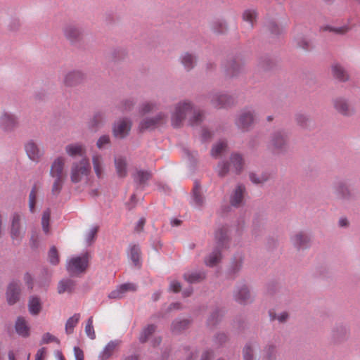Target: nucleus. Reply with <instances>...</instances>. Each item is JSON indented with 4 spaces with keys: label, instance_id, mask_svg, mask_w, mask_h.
I'll return each mask as SVG.
<instances>
[{
    "label": "nucleus",
    "instance_id": "51",
    "mask_svg": "<svg viewBox=\"0 0 360 360\" xmlns=\"http://www.w3.org/2000/svg\"><path fill=\"white\" fill-rule=\"evenodd\" d=\"M103 121V115L101 113H96L91 121V126L93 128H96L100 126Z\"/></svg>",
    "mask_w": 360,
    "mask_h": 360
},
{
    "label": "nucleus",
    "instance_id": "53",
    "mask_svg": "<svg viewBox=\"0 0 360 360\" xmlns=\"http://www.w3.org/2000/svg\"><path fill=\"white\" fill-rule=\"evenodd\" d=\"M156 108V105L152 102H146L143 104L141 111L142 113L146 114L152 112Z\"/></svg>",
    "mask_w": 360,
    "mask_h": 360
},
{
    "label": "nucleus",
    "instance_id": "60",
    "mask_svg": "<svg viewBox=\"0 0 360 360\" xmlns=\"http://www.w3.org/2000/svg\"><path fill=\"white\" fill-rule=\"evenodd\" d=\"M297 122L302 127L307 126L308 119L304 115H297L296 116Z\"/></svg>",
    "mask_w": 360,
    "mask_h": 360
},
{
    "label": "nucleus",
    "instance_id": "35",
    "mask_svg": "<svg viewBox=\"0 0 360 360\" xmlns=\"http://www.w3.org/2000/svg\"><path fill=\"white\" fill-rule=\"evenodd\" d=\"M130 258L136 266L140 264L141 250L138 245H133L130 246Z\"/></svg>",
    "mask_w": 360,
    "mask_h": 360
},
{
    "label": "nucleus",
    "instance_id": "21",
    "mask_svg": "<svg viewBox=\"0 0 360 360\" xmlns=\"http://www.w3.org/2000/svg\"><path fill=\"white\" fill-rule=\"evenodd\" d=\"M245 188L243 185H238L234 190L230 198L231 205L234 207L240 206L243 200Z\"/></svg>",
    "mask_w": 360,
    "mask_h": 360
},
{
    "label": "nucleus",
    "instance_id": "1",
    "mask_svg": "<svg viewBox=\"0 0 360 360\" xmlns=\"http://www.w3.org/2000/svg\"><path fill=\"white\" fill-rule=\"evenodd\" d=\"M189 114H192V117L189 120L191 125L198 124L203 118L202 113L194 110L189 102L184 101L178 103L172 115V124L174 127L181 126L183 120Z\"/></svg>",
    "mask_w": 360,
    "mask_h": 360
},
{
    "label": "nucleus",
    "instance_id": "22",
    "mask_svg": "<svg viewBox=\"0 0 360 360\" xmlns=\"http://www.w3.org/2000/svg\"><path fill=\"white\" fill-rule=\"evenodd\" d=\"M115 166L118 177L124 178L127 176V163L125 158L122 156L115 157Z\"/></svg>",
    "mask_w": 360,
    "mask_h": 360
},
{
    "label": "nucleus",
    "instance_id": "46",
    "mask_svg": "<svg viewBox=\"0 0 360 360\" xmlns=\"http://www.w3.org/2000/svg\"><path fill=\"white\" fill-rule=\"evenodd\" d=\"M85 333H86V335L90 339H91V340L95 339L96 333H95L94 328L93 326V317L92 316H91L86 322V324L85 326Z\"/></svg>",
    "mask_w": 360,
    "mask_h": 360
},
{
    "label": "nucleus",
    "instance_id": "11",
    "mask_svg": "<svg viewBox=\"0 0 360 360\" xmlns=\"http://www.w3.org/2000/svg\"><path fill=\"white\" fill-rule=\"evenodd\" d=\"M210 99L212 105L217 108H226L233 103L232 97L223 94H213Z\"/></svg>",
    "mask_w": 360,
    "mask_h": 360
},
{
    "label": "nucleus",
    "instance_id": "10",
    "mask_svg": "<svg viewBox=\"0 0 360 360\" xmlns=\"http://www.w3.org/2000/svg\"><path fill=\"white\" fill-rule=\"evenodd\" d=\"M18 126L16 117L8 112H3L0 116V128L6 131H11Z\"/></svg>",
    "mask_w": 360,
    "mask_h": 360
},
{
    "label": "nucleus",
    "instance_id": "25",
    "mask_svg": "<svg viewBox=\"0 0 360 360\" xmlns=\"http://www.w3.org/2000/svg\"><path fill=\"white\" fill-rule=\"evenodd\" d=\"M15 330L17 333L22 337L29 335L30 328L25 319L19 317L15 323Z\"/></svg>",
    "mask_w": 360,
    "mask_h": 360
},
{
    "label": "nucleus",
    "instance_id": "45",
    "mask_svg": "<svg viewBox=\"0 0 360 360\" xmlns=\"http://www.w3.org/2000/svg\"><path fill=\"white\" fill-rule=\"evenodd\" d=\"M51 217V211L49 209L44 211L41 217V226L43 231L45 233H49V221Z\"/></svg>",
    "mask_w": 360,
    "mask_h": 360
},
{
    "label": "nucleus",
    "instance_id": "47",
    "mask_svg": "<svg viewBox=\"0 0 360 360\" xmlns=\"http://www.w3.org/2000/svg\"><path fill=\"white\" fill-rule=\"evenodd\" d=\"M49 260L50 263L56 265L59 263V255L56 247H52L49 252Z\"/></svg>",
    "mask_w": 360,
    "mask_h": 360
},
{
    "label": "nucleus",
    "instance_id": "18",
    "mask_svg": "<svg viewBox=\"0 0 360 360\" xmlns=\"http://www.w3.org/2000/svg\"><path fill=\"white\" fill-rule=\"evenodd\" d=\"M84 78V75L81 72L72 71L65 75L64 84L67 86H73L80 84Z\"/></svg>",
    "mask_w": 360,
    "mask_h": 360
},
{
    "label": "nucleus",
    "instance_id": "59",
    "mask_svg": "<svg viewBox=\"0 0 360 360\" xmlns=\"http://www.w3.org/2000/svg\"><path fill=\"white\" fill-rule=\"evenodd\" d=\"M297 44L299 47L307 50L310 47L309 42L304 38H300L297 39Z\"/></svg>",
    "mask_w": 360,
    "mask_h": 360
},
{
    "label": "nucleus",
    "instance_id": "40",
    "mask_svg": "<svg viewBox=\"0 0 360 360\" xmlns=\"http://www.w3.org/2000/svg\"><path fill=\"white\" fill-rule=\"evenodd\" d=\"M37 192L38 188L37 186L34 185L29 194V210L32 213L35 212Z\"/></svg>",
    "mask_w": 360,
    "mask_h": 360
},
{
    "label": "nucleus",
    "instance_id": "48",
    "mask_svg": "<svg viewBox=\"0 0 360 360\" xmlns=\"http://www.w3.org/2000/svg\"><path fill=\"white\" fill-rule=\"evenodd\" d=\"M193 198L194 201L198 206H201L203 204L204 198L200 193V189L198 186H195L193 188Z\"/></svg>",
    "mask_w": 360,
    "mask_h": 360
},
{
    "label": "nucleus",
    "instance_id": "23",
    "mask_svg": "<svg viewBox=\"0 0 360 360\" xmlns=\"http://www.w3.org/2000/svg\"><path fill=\"white\" fill-rule=\"evenodd\" d=\"M92 164L94 172L98 179H101L104 175L103 160L101 155H94L92 157Z\"/></svg>",
    "mask_w": 360,
    "mask_h": 360
},
{
    "label": "nucleus",
    "instance_id": "2",
    "mask_svg": "<svg viewBox=\"0 0 360 360\" xmlns=\"http://www.w3.org/2000/svg\"><path fill=\"white\" fill-rule=\"evenodd\" d=\"M91 165L87 158L73 162L70 167V180L73 184L82 182L88 179L91 173Z\"/></svg>",
    "mask_w": 360,
    "mask_h": 360
},
{
    "label": "nucleus",
    "instance_id": "41",
    "mask_svg": "<svg viewBox=\"0 0 360 360\" xmlns=\"http://www.w3.org/2000/svg\"><path fill=\"white\" fill-rule=\"evenodd\" d=\"M220 259L221 253L220 251L217 249L210 255L207 259H205V264L209 266H214L220 261Z\"/></svg>",
    "mask_w": 360,
    "mask_h": 360
},
{
    "label": "nucleus",
    "instance_id": "50",
    "mask_svg": "<svg viewBox=\"0 0 360 360\" xmlns=\"http://www.w3.org/2000/svg\"><path fill=\"white\" fill-rule=\"evenodd\" d=\"M98 228L97 226L92 227L86 236V240L88 244L93 243L96 237Z\"/></svg>",
    "mask_w": 360,
    "mask_h": 360
},
{
    "label": "nucleus",
    "instance_id": "62",
    "mask_svg": "<svg viewBox=\"0 0 360 360\" xmlns=\"http://www.w3.org/2000/svg\"><path fill=\"white\" fill-rule=\"evenodd\" d=\"M227 336L224 333H219L215 338V341L219 345H222L227 341Z\"/></svg>",
    "mask_w": 360,
    "mask_h": 360
},
{
    "label": "nucleus",
    "instance_id": "44",
    "mask_svg": "<svg viewBox=\"0 0 360 360\" xmlns=\"http://www.w3.org/2000/svg\"><path fill=\"white\" fill-rule=\"evenodd\" d=\"M276 348L274 345L267 346L264 350L263 360H276Z\"/></svg>",
    "mask_w": 360,
    "mask_h": 360
},
{
    "label": "nucleus",
    "instance_id": "63",
    "mask_svg": "<svg viewBox=\"0 0 360 360\" xmlns=\"http://www.w3.org/2000/svg\"><path fill=\"white\" fill-rule=\"evenodd\" d=\"M76 360H84V353L81 349L77 347L74 348Z\"/></svg>",
    "mask_w": 360,
    "mask_h": 360
},
{
    "label": "nucleus",
    "instance_id": "8",
    "mask_svg": "<svg viewBox=\"0 0 360 360\" xmlns=\"http://www.w3.org/2000/svg\"><path fill=\"white\" fill-rule=\"evenodd\" d=\"M131 128V122L129 120H120L113 127V134L116 138L123 139L129 134Z\"/></svg>",
    "mask_w": 360,
    "mask_h": 360
},
{
    "label": "nucleus",
    "instance_id": "49",
    "mask_svg": "<svg viewBox=\"0 0 360 360\" xmlns=\"http://www.w3.org/2000/svg\"><path fill=\"white\" fill-rule=\"evenodd\" d=\"M79 34L78 30L74 27H68L65 30V36L71 40L76 39L79 36Z\"/></svg>",
    "mask_w": 360,
    "mask_h": 360
},
{
    "label": "nucleus",
    "instance_id": "56",
    "mask_svg": "<svg viewBox=\"0 0 360 360\" xmlns=\"http://www.w3.org/2000/svg\"><path fill=\"white\" fill-rule=\"evenodd\" d=\"M324 30H325L332 31V32H335L337 34H342L346 33L349 30V27H347V26H343V27H335V28L330 27H326L324 28Z\"/></svg>",
    "mask_w": 360,
    "mask_h": 360
},
{
    "label": "nucleus",
    "instance_id": "27",
    "mask_svg": "<svg viewBox=\"0 0 360 360\" xmlns=\"http://www.w3.org/2000/svg\"><path fill=\"white\" fill-rule=\"evenodd\" d=\"M53 181L51 186V194L54 196H58L62 191L63 184L66 177L63 176H51Z\"/></svg>",
    "mask_w": 360,
    "mask_h": 360
},
{
    "label": "nucleus",
    "instance_id": "6",
    "mask_svg": "<svg viewBox=\"0 0 360 360\" xmlns=\"http://www.w3.org/2000/svg\"><path fill=\"white\" fill-rule=\"evenodd\" d=\"M286 144V134L283 131H277L271 136L269 148L275 153H279L285 149Z\"/></svg>",
    "mask_w": 360,
    "mask_h": 360
},
{
    "label": "nucleus",
    "instance_id": "28",
    "mask_svg": "<svg viewBox=\"0 0 360 360\" xmlns=\"http://www.w3.org/2000/svg\"><path fill=\"white\" fill-rule=\"evenodd\" d=\"M29 311L32 315H37L41 310V302L39 297H31L28 303Z\"/></svg>",
    "mask_w": 360,
    "mask_h": 360
},
{
    "label": "nucleus",
    "instance_id": "57",
    "mask_svg": "<svg viewBox=\"0 0 360 360\" xmlns=\"http://www.w3.org/2000/svg\"><path fill=\"white\" fill-rule=\"evenodd\" d=\"M213 30L215 32L222 33L226 30V25L223 22H215L213 25Z\"/></svg>",
    "mask_w": 360,
    "mask_h": 360
},
{
    "label": "nucleus",
    "instance_id": "9",
    "mask_svg": "<svg viewBox=\"0 0 360 360\" xmlns=\"http://www.w3.org/2000/svg\"><path fill=\"white\" fill-rule=\"evenodd\" d=\"M65 164L66 160L64 157L56 158L51 165L50 176L66 177Z\"/></svg>",
    "mask_w": 360,
    "mask_h": 360
},
{
    "label": "nucleus",
    "instance_id": "17",
    "mask_svg": "<svg viewBox=\"0 0 360 360\" xmlns=\"http://www.w3.org/2000/svg\"><path fill=\"white\" fill-rule=\"evenodd\" d=\"M25 151L29 158L33 161L38 162L43 155V153L33 141H28L25 146Z\"/></svg>",
    "mask_w": 360,
    "mask_h": 360
},
{
    "label": "nucleus",
    "instance_id": "52",
    "mask_svg": "<svg viewBox=\"0 0 360 360\" xmlns=\"http://www.w3.org/2000/svg\"><path fill=\"white\" fill-rule=\"evenodd\" d=\"M244 360H254L253 349L249 345H245L243 349Z\"/></svg>",
    "mask_w": 360,
    "mask_h": 360
},
{
    "label": "nucleus",
    "instance_id": "31",
    "mask_svg": "<svg viewBox=\"0 0 360 360\" xmlns=\"http://www.w3.org/2000/svg\"><path fill=\"white\" fill-rule=\"evenodd\" d=\"M335 191L339 198L345 199L350 196V191L346 184L338 182L335 186Z\"/></svg>",
    "mask_w": 360,
    "mask_h": 360
},
{
    "label": "nucleus",
    "instance_id": "42",
    "mask_svg": "<svg viewBox=\"0 0 360 360\" xmlns=\"http://www.w3.org/2000/svg\"><path fill=\"white\" fill-rule=\"evenodd\" d=\"M156 329L154 325H149L144 328L140 335L139 340L141 342H146L150 340V337L153 334Z\"/></svg>",
    "mask_w": 360,
    "mask_h": 360
},
{
    "label": "nucleus",
    "instance_id": "12",
    "mask_svg": "<svg viewBox=\"0 0 360 360\" xmlns=\"http://www.w3.org/2000/svg\"><path fill=\"white\" fill-rule=\"evenodd\" d=\"M166 118L164 114L160 113L155 117L144 119L141 122L139 128L141 130L153 129L164 123L166 121Z\"/></svg>",
    "mask_w": 360,
    "mask_h": 360
},
{
    "label": "nucleus",
    "instance_id": "15",
    "mask_svg": "<svg viewBox=\"0 0 360 360\" xmlns=\"http://www.w3.org/2000/svg\"><path fill=\"white\" fill-rule=\"evenodd\" d=\"M234 297L236 302L243 304H246L252 300L250 292L245 285L237 287L234 292Z\"/></svg>",
    "mask_w": 360,
    "mask_h": 360
},
{
    "label": "nucleus",
    "instance_id": "36",
    "mask_svg": "<svg viewBox=\"0 0 360 360\" xmlns=\"http://www.w3.org/2000/svg\"><path fill=\"white\" fill-rule=\"evenodd\" d=\"M249 177L253 184H263L270 179V174L268 173H263L260 175H257L254 173H250Z\"/></svg>",
    "mask_w": 360,
    "mask_h": 360
},
{
    "label": "nucleus",
    "instance_id": "26",
    "mask_svg": "<svg viewBox=\"0 0 360 360\" xmlns=\"http://www.w3.org/2000/svg\"><path fill=\"white\" fill-rule=\"evenodd\" d=\"M81 318V315L79 313L75 314L72 316L70 317L65 326V330L66 334L70 335L73 333L75 327L77 325Z\"/></svg>",
    "mask_w": 360,
    "mask_h": 360
},
{
    "label": "nucleus",
    "instance_id": "32",
    "mask_svg": "<svg viewBox=\"0 0 360 360\" xmlns=\"http://www.w3.org/2000/svg\"><path fill=\"white\" fill-rule=\"evenodd\" d=\"M190 324L187 319H176L173 321L172 330L174 333H179L186 329Z\"/></svg>",
    "mask_w": 360,
    "mask_h": 360
},
{
    "label": "nucleus",
    "instance_id": "37",
    "mask_svg": "<svg viewBox=\"0 0 360 360\" xmlns=\"http://www.w3.org/2000/svg\"><path fill=\"white\" fill-rule=\"evenodd\" d=\"M151 176L148 171L139 170L133 174L134 179L140 184H144Z\"/></svg>",
    "mask_w": 360,
    "mask_h": 360
},
{
    "label": "nucleus",
    "instance_id": "38",
    "mask_svg": "<svg viewBox=\"0 0 360 360\" xmlns=\"http://www.w3.org/2000/svg\"><path fill=\"white\" fill-rule=\"evenodd\" d=\"M227 144L224 141H221L214 146L211 150L212 156L217 158L222 155V153L226 150Z\"/></svg>",
    "mask_w": 360,
    "mask_h": 360
},
{
    "label": "nucleus",
    "instance_id": "19",
    "mask_svg": "<svg viewBox=\"0 0 360 360\" xmlns=\"http://www.w3.org/2000/svg\"><path fill=\"white\" fill-rule=\"evenodd\" d=\"M254 122V115L250 110L243 111L236 121L238 127L247 129Z\"/></svg>",
    "mask_w": 360,
    "mask_h": 360
},
{
    "label": "nucleus",
    "instance_id": "14",
    "mask_svg": "<svg viewBox=\"0 0 360 360\" xmlns=\"http://www.w3.org/2000/svg\"><path fill=\"white\" fill-rule=\"evenodd\" d=\"M65 151L68 155L72 158L77 156L83 158L86 157V148L85 146L79 143H74L68 144L65 147Z\"/></svg>",
    "mask_w": 360,
    "mask_h": 360
},
{
    "label": "nucleus",
    "instance_id": "29",
    "mask_svg": "<svg viewBox=\"0 0 360 360\" xmlns=\"http://www.w3.org/2000/svg\"><path fill=\"white\" fill-rule=\"evenodd\" d=\"M215 239L219 248L225 247L228 243L227 228L218 229L215 233Z\"/></svg>",
    "mask_w": 360,
    "mask_h": 360
},
{
    "label": "nucleus",
    "instance_id": "58",
    "mask_svg": "<svg viewBox=\"0 0 360 360\" xmlns=\"http://www.w3.org/2000/svg\"><path fill=\"white\" fill-rule=\"evenodd\" d=\"M270 316L271 320L278 319L279 322H285L288 318V314L287 312H282L280 315L278 316H276V314H273L271 312H270Z\"/></svg>",
    "mask_w": 360,
    "mask_h": 360
},
{
    "label": "nucleus",
    "instance_id": "39",
    "mask_svg": "<svg viewBox=\"0 0 360 360\" xmlns=\"http://www.w3.org/2000/svg\"><path fill=\"white\" fill-rule=\"evenodd\" d=\"M205 276V274L202 272L186 273L184 275L185 280L191 283L198 282L204 279Z\"/></svg>",
    "mask_w": 360,
    "mask_h": 360
},
{
    "label": "nucleus",
    "instance_id": "33",
    "mask_svg": "<svg viewBox=\"0 0 360 360\" xmlns=\"http://www.w3.org/2000/svg\"><path fill=\"white\" fill-rule=\"evenodd\" d=\"M333 76L340 81H346L348 79V75L345 69L340 65L335 64L332 66Z\"/></svg>",
    "mask_w": 360,
    "mask_h": 360
},
{
    "label": "nucleus",
    "instance_id": "64",
    "mask_svg": "<svg viewBox=\"0 0 360 360\" xmlns=\"http://www.w3.org/2000/svg\"><path fill=\"white\" fill-rule=\"evenodd\" d=\"M46 354L44 348L39 349L36 354V360H44Z\"/></svg>",
    "mask_w": 360,
    "mask_h": 360
},
{
    "label": "nucleus",
    "instance_id": "24",
    "mask_svg": "<svg viewBox=\"0 0 360 360\" xmlns=\"http://www.w3.org/2000/svg\"><path fill=\"white\" fill-rule=\"evenodd\" d=\"M291 240L292 244L297 248H306L309 243V237L303 233L295 234L291 238Z\"/></svg>",
    "mask_w": 360,
    "mask_h": 360
},
{
    "label": "nucleus",
    "instance_id": "7",
    "mask_svg": "<svg viewBox=\"0 0 360 360\" xmlns=\"http://www.w3.org/2000/svg\"><path fill=\"white\" fill-rule=\"evenodd\" d=\"M333 105L335 110L340 115L346 117L354 114L355 110L349 102L342 97H338L333 100Z\"/></svg>",
    "mask_w": 360,
    "mask_h": 360
},
{
    "label": "nucleus",
    "instance_id": "61",
    "mask_svg": "<svg viewBox=\"0 0 360 360\" xmlns=\"http://www.w3.org/2000/svg\"><path fill=\"white\" fill-rule=\"evenodd\" d=\"M169 289H170V290H172L174 292H177L180 291V290H181L180 283L176 281H172L170 283Z\"/></svg>",
    "mask_w": 360,
    "mask_h": 360
},
{
    "label": "nucleus",
    "instance_id": "43",
    "mask_svg": "<svg viewBox=\"0 0 360 360\" xmlns=\"http://www.w3.org/2000/svg\"><path fill=\"white\" fill-rule=\"evenodd\" d=\"M181 63L185 68L189 70L193 68L195 63V58L191 54L186 53L182 56Z\"/></svg>",
    "mask_w": 360,
    "mask_h": 360
},
{
    "label": "nucleus",
    "instance_id": "30",
    "mask_svg": "<svg viewBox=\"0 0 360 360\" xmlns=\"http://www.w3.org/2000/svg\"><path fill=\"white\" fill-rule=\"evenodd\" d=\"M75 288V283L70 279L61 280L58 285V292L63 294L64 292H71Z\"/></svg>",
    "mask_w": 360,
    "mask_h": 360
},
{
    "label": "nucleus",
    "instance_id": "5",
    "mask_svg": "<svg viewBox=\"0 0 360 360\" xmlns=\"http://www.w3.org/2000/svg\"><path fill=\"white\" fill-rule=\"evenodd\" d=\"M23 215L15 212L11 218V237L13 240H20L25 236L26 228L23 223Z\"/></svg>",
    "mask_w": 360,
    "mask_h": 360
},
{
    "label": "nucleus",
    "instance_id": "4",
    "mask_svg": "<svg viewBox=\"0 0 360 360\" xmlns=\"http://www.w3.org/2000/svg\"><path fill=\"white\" fill-rule=\"evenodd\" d=\"M88 264V254H85L81 257H74L70 259L67 262L66 269L70 275H79L86 271Z\"/></svg>",
    "mask_w": 360,
    "mask_h": 360
},
{
    "label": "nucleus",
    "instance_id": "20",
    "mask_svg": "<svg viewBox=\"0 0 360 360\" xmlns=\"http://www.w3.org/2000/svg\"><path fill=\"white\" fill-rule=\"evenodd\" d=\"M120 342L112 340L108 343L103 350L100 353L98 358L100 360H107L117 351L120 347Z\"/></svg>",
    "mask_w": 360,
    "mask_h": 360
},
{
    "label": "nucleus",
    "instance_id": "54",
    "mask_svg": "<svg viewBox=\"0 0 360 360\" xmlns=\"http://www.w3.org/2000/svg\"><path fill=\"white\" fill-rule=\"evenodd\" d=\"M109 143H110V137L107 135H103L98 139V140L96 143V146L98 148L101 149L105 145L108 144Z\"/></svg>",
    "mask_w": 360,
    "mask_h": 360
},
{
    "label": "nucleus",
    "instance_id": "34",
    "mask_svg": "<svg viewBox=\"0 0 360 360\" xmlns=\"http://www.w3.org/2000/svg\"><path fill=\"white\" fill-rule=\"evenodd\" d=\"M257 13L255 10L248 9L243 13V20L249 23L250 28H252L256 22Z\"/></svg>",
    "mask_w": 360,
    "mask_h": 360
},
{
    "label": "nucleus",
    "instance_id": "3",
    "mask_svg": "<svg viewBox=\"0 0 360 360\" xmlns=\"http://www.w3.org/2000/svg\"><path fill=\"white\" fill-rule=\"evenodd\" d=\"M244 166V160L239 153H233L230 158V163L222 162L217 166V172L220 176H224L229 171L239 174Z\"/></svg>",
    "mask_w": 360,
    "mask_h": 360
},
{
    "label": "nucleus",
    "instance_id": "55",
    "mask_svg": "<svg viewBox=\"0 0 360 360\" xmlns=\"http://www.w3.org/2000/svg\"><path fill=\"white\" fill-rule=\"evenodd\" d=\"M51 342H58V340L55 336H53V335H51L49 333H46L44 334L42 339H41V343L47 344Z\"/></svg>",
    "mask_w": 360,
    "mask_h": 360
},
{
    "label": "nucleus",
    "instance_id": "13",
    "mask_svg": "<svg viewBox=\"0 0 360 360\" xmlns=\"http://www.w3.org/2000/svg\"><path fill=\"white\" fill-rule=\"evenodd\" d=\"M20 292V284L18 282L13 281L8 285L6 291V300L10 305H13L18 301Z\"/></svg>",
    "mask_w": 360,
    "mask_h": 360
},
{
    "label": "nucleus",
    "instance_id": "16",
    "mask_svg": "<svg viewBox=\"0 0 360 360\" xmlns=\"http://www.w3.org/2000/svg\"><path fill=\"white\" fill-rule=\"evenodd\" d=\"M136 285L134 283H124L120 285L116 290L112 291L108 297L110 299H121L124 296V294L129 291H136Z\"/></svg>",
    "mask_w": 360,
    "mask_h": 360
}]
</instances>
